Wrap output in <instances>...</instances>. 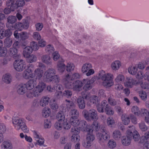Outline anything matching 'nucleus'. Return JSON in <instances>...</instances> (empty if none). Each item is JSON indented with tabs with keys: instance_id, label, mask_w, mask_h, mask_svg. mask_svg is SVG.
<instances>
[{
	"instance_id": "obj_11",
	"label": "nucleus",
	"mask_w": 149,
	"mask_h": 149,
	"mask_svg": "<svg viewBox=\"0 0 149 149\" xmlns=\"http://www.w3.org/2000/svg\"><path fill=\"white\" fill-rule=\"evenodd\" d=\"M91 65L90 63H86L83 65L82 67L81 70L83 73L88 72L86 73L87 76H89L93 74L94 72V70L91 69Z\"/></svg>"
},
{
	"instance_id": "obj_21",
	"label": "nucleus",
	"mask_w": 149,
	"mask_h": 149,
	"mask_svg": "<svg viewBox=\"0 0 149 149\" xmlns=\"http://www.w3.org/2000/svg\"><path fill=\"white\" fill-rule=\"evenodd\" d=\"M56 73L55 70L53 68H49L48 69L45 73V75L46 78L49 80Z\"/></svg>"
},
{
	"instance_id": "obj_45",
	"label": "nucleus",
	"mask_w": 149,
	"mask_h": 149,
	"mask_svg": "<svg viewBox=\"0 0 149 149\" xmlns=\"http://www.w3.org/2000/svg\"><path fill=\"white\" fill-rule=\"evenodd\" d=\"M121 65L119 61H115L111 64L112 68L114 70H118L120 67Z\"/></svg>"
},
{
	"instance_id": "obj_37",
	"label": "nucleus",
	"mask_w": 149,
	"mask_h": 149,
	"mask_svg": "<svg viewBox=\"0 0 149 149\" xmlns=\"http://www.w3.org/2000/svg\"><path fill=\"white\" fill-rule=\"evenodd\" d=\"M79 120L77 118H71L70 120V125L73 126V127H77V126L78 125Z\"/></svg>"
},
{
	"instance_id": "obj_56",
	"label": "nucleus",
	"mask_w": 149,
	"mask_h": 149,
	"mask_svg": "<svg viewBox=\"0 0 149 149\" xmlns=\"http://www.w3.org/2000/svg\"><path fill=\"white\" fill-rule=\"evenodd\" d=\"M32 49V50L36 51L39 48V46L38 45L37 42L33 41L30 43V46Z\"/></svg>"
},
{
	"instance_id": "obj_44",
	"label": "nucleus",
	"mask_w": 149,
	"mask_h": 149,
	"mask_svg": "<svg viewBox=\"0 0 149 149\" xmlns=\"http://www.w3.org/2000/svg\"><path fill=\"white\" fill-rule=\"evenodd\" d=\"M91 128L93 130L95 131H97L100 129V126L99 125L98 122L96 120H94L92 125Z\"/></svg>"
},
{
	"instance_id": "obj_18",
	"label": "nucleus",
	"mask_w": 149,
	"mask_h": 149,
	"mask_svg": "<svg viewBox=\"0 0 149 149\" xmlns=\"http://www.w3.org/2000/svg\"><path fill=\"white\" fill-rule=\"evenodd\" d=\"M77 103L79 109H84L86 106V102L85 100H84L83 97L81 96H79L77 98Z\"/></svg>"
},
{
	"instance_id": "obj_29",
	"label": "nucleus",
	"mask_w": 149,
	"mask_h": 149,
	"mask_svg": "<svg viewBox=\"0 0 149 149\" xmlns=\"http://www.w3.org/2000/svg\"><path fill=\"white\" fill-rule=\"evenodd\" d=\"M13 39L10 37L6 38L4 40V44L6 48L10 47L12 45Z\"/></svg>"
},
{
	"instance_id": "obj_46",
	"label": "nucleus",
	"mask_w": 149,
	"mask_h": 149,
	"mask_svg": "<svg viewBox=\"0 0 149 149\" xmlns=\"http://www.w3.org/2000/svg\"><path fill=\"white\" fill-rule=\"evenodd\" d=\"M50 105L51 108L54 111H56L58 109V105L57 104L55 100H53L50 101Z\"/></svg>"
},
{
	"instance_id": "obj_4",
	"label": "nucleus",
	"mask_w": 149,
	"mask_h": 149,
	"mask_svg": "<svg viewBox=\"0 0 149 149\" xmlns=\"http://www.w3.org/2000/svg\"><path fill=\"white\" fill-rule=\"evenodd\" d=\"M66 88H72L74 91H80L83 85V80L82 81L77 80L75 82L69 81H68L65 83Z\"/></svg>"
},
{
	"instance_id": "obj_2",
	"label": "nucleus",
	"mask_w": 149,
	"mask_h": 149,
	"mask_svg": "<svg viewBox=\"0 0 149 149\" xmlns=\"http://www.w3.org/2000/svg\"><path fill=\"white\" fill-rule=\"evenodd\" d=\"M100 78L103 81V85L106 87H108L112 86L113 83L112 82L113 75L111 74H106L103 70L100 72L99 73Z\"/></svg>"
},
{
	"instance_id": "obj_60",
	"label": "nucleus",
	"mask_w": 149,
	"mask_h": 149,
	"mask_svg": "<svg viewBox=\"0 0 149 149\" xmlns=\"http://www.w3.org/2000/svg\"><path fill=\"white\" fill-rule=\"evenodd\" d=\"M15 4L16 5L17 9L18 7L23 6L25 4V2L24 0H17L16 1Z\"/></svg>"
},
{
	"instance_id": "obj_50",
	"label": "nucleus",
	"mask_w": 149,
	"mask_h": 149,
	"mask_svg": "<svg viewBox=\"0 0 149 149\" xmlns=\"http://www.w3.org/2000/svg\"><path fill=\"white\" fill-rule=\"evenodd\" d=\"M63 94L64 96L68 98H70L72 96V92L70 90L67 89L64 91Z\"/></svg>"
},
{
	"instance_id": "obj_3",
	"label": "nucleus",
	"mask_w": 149,
	"mask_h": 149,
	"mask_svg": "<svg viewBox=\"0 0 149 149\" xmlns=\"http://www.w3.org/2000/svg\"><path fill=\"white\" fill-rule=\"evenodd\" d=\"M97 109L100 113H103L104 111L106 113L111 116L113 114L114 112L111 107L107 104V102L103 101L101 102L100 104H98L97 106Z\"/></svg>"
},
{
	"instance_id": "obj_6",
	"label": "nucleus",
	"mask_w": 149,
	"mask_h": 149,
	"mask_svg": "<svg viewBox=\"0 0 149 149\" xmlns=\"http://www.w3.org/2000/svg\"><path fill=\"white\" fill-rule=\"evenodd\" d=\"M56 118L59 121H62V125L64 129L68 130L71 127L70 122H68L65 119V116L62 111L59 112L57 115Z\"/></svg>"
},
{
	"instance_id": "obj_48",
	"label": "nucleus",
	"mask_w": 149,
	"mask_h": 149,
	"mask_svg": "<svg viewBox=\"0 0 149 149\" xmlns=\"http://www.w3.org/2000/svg\"><path fill=\"white\" fill-rule=\"evenodd\" d=\"M23 24L21 23H17L14 24L11 29L13 30L17 29L19 31H21L23 29Z\"/></svg>"
},
{
	"instance_id": "obj_62",
	"label": "nucleus",
	"mask_w": 149,
	"mask_h": 149,
	"mask_svg": "<svg viewBox=\"0 0 149 149\" xmlns=\"http://www.w3.org/2000/svg\"><path fill=\"white\" fill-rule=\"evenodd\" d=\"M107 123L109 126L112 127L115 122L113 118L111 117H109L107 118Z\"/></svg>"
},
{
	"instance_id": "obj_49",
	"label": "nucleus",
	"mask_w": 149,
	"mask_h": 149,
	"mask_svg": "<svg viewBox=\"0 0 149 149\" xmlns=\"http://www.w3.org/2000/svg\"><path fill=\"white\" fill-rule=\"evenodd\" d=\"M74 67L75 66L72 63H68L66 66V70L68 72H71L74 70Z\"/></svg>"
},
{
	"instance_id": "obj_27",
	"label": "nucleus",
	"mask_w": 149,
	"mask_h": 149,
	"mask_svg": "<svg viewBox=\"0 0 149 149\" xmlns=\"http://www.w3.org/2000/svg\"><path fill=\"white\" fill-rule=\"evenodd\" d=\"M41 60L43 62L47 65H51L52 63L51 58L49 55L42 56L41 57Z\"/></svg>"
},
{
	"instance_id": "obj_34",
	"label": "nucleus",
	"mask_w": 149,
	"mask_h": 149,
	"mask_svg": "<svg viewBox=\"0 0 149 149\" xmlns=\"http://www.w3.org/2000/svg\"><path fill=\"white\" fill-rule=\"evenodd\" d=\"M49 98L47 97H44L41 99L40 102V105L44 107L48 104L49 101Z\"/></svg>"
},
{
	"instance_id": "obj_41",
	"label": "nucleus",
	"mask_w": 149,
	"mask_h": 149,
	"mask_svg": "<svg viewBox=\"0 0 149 149\" xmlns=\"http://www.w3.org/2000/svg\"><path fill=\"white\" fill-rule=\"evenodd\" d=\"M2 80L6 84H9L11 81V77L9 74H6L3 76Z\"/></svg>"
},
{
	"instance_id": "obj_51",
	"label": "nucleus",
	"mask_w": 149,
	"mask_h": 149,
	"mask_svg": "<svg viewBox=\"0 0 149 149\" xmlns=\"http://www.w3.org/2000/svg\"><path fill=\"white\" fill-rule=\"evenodd\" d=\"M26 61L27 62L29 63L35 62L36 60V57L33 55H29V56L26 57Z\"/></svg>"
},
{
	"instance_id": "obj_24",
	"label": "nucleus",
	"mask_w": 149,
	"mask_h": 149,
	"mask_svg": "<svg viewBox=\"0 0 149 149\" xmlns=\"http://www.w3.org/2000/svg\"><path fill=\"white\" fill-rule=\"evenodd\" d=\"M45 84L43 82H40L38 85L34 89L38 93L39 95V93L41 92L45 88Z\"/></svg>"
},
{
	"instance_id": "obj_64",
	"label": "nucleus",
	"mask_w": 149,
	"mask_h": 149,
	"mask_svg": "<svg viewBox=\"0 0 149 149\" xmlns=\"http://www.w3.org/2000/svg\"><path fill=\"white\" fill-rule=\"evenodd\" d=\"M19 35V38L22 40H25L28 38L27 33L26 32H22L20 33Z\"/></svg>"
},
{
	"instance_id": "obj_53",
	"label": "nucleus",
	"mask_w": 149,
	"mask_h": 149,
	"mask_svg": "<svg viewBox=\"0 0 149 149\" xmlns=\"http://www.w3.org/2000/svg\"><path fill=\"white\" fill-rule=\"evenodd\" d=\"M109 103L111 106H114L117 105V102L114 99L113 96H110L108 99Z\"/></svg>"
},
{
	"instance_id": "obj_10",
	"label": "nucleus",
	"mask_w": 149,
	"mask_h": 149,
	"mask_svg": "<svg viewBox=\"0 0 149 149\" xmlns=\"http://www.w3.org/2000/svg\"><path fill=\"white\" fill-rule=\"evenodd\" d=\"M95 80V78L94 77H92L90 80L88 79H83V84H85L83 87L84 89L86 91L91 89L92 87V84Z\"/></svg>"
},
{
	"instance_id": "obj_1",
	"label": "nucleus",
	"mask_w": 149,
	"mask_h": 149,
	"mask_svg": "<svg viewBox=\"0 0 149 149\" xmlns=\"http://www.w3.org/2000/svg\"><path fill=\"white\" fill-rule=\"evenodd\" d=\"M12 123L15 128L17 130L21 129L24 133H27L29 129L27 127L24 119L15 116L13 118Z\"/></svg>"
},
{
	"instance_id": "obj_22",
	"label": "nucleus",
	"mask_w": 149,
	"mask_h": 149,
	"mask_svg": "<svg viewBox=\"0 0 149 149\" xmlns=\"http://www.w3.org/2000/svg\"><path fill=\"white\" fill-rule=\"evenodd\" d=\"M12 34V32L10 29L3 30L0 33V39H3L5 37H10Z\"/></svg>"
},
{
	"instance_id": "obj_40",
	"label": "nucleus",
	"mask_w": 149,
	"mask_h": 149,
	"mask_svg": "<svg viewBox=\"0 0 149 149\" xmlns=\"http://www.w3.org/2000/svg\"><path fill=\"white\" fill-rule=\"evenodd\" d=\"M122 136L120 132L118 130H115L113 132V138L116 140H119Z\"/></svg>"
},
{
	"instance_id": "obj_47",
	"label": "nucleus",
	"mask_w": 149,
	"mask_h": 149,
	"mask_svg": "<svg viewBox=\"0 0 149 149\" xmlns=\"http://www.w3.org/2000/svg\"><path fill=\"white\" fill-rule=\"evenodd\" d=\"M128 71L129 73L132 75H135L137 73V67L135 66H132L128 68Z\"/></svg>"
},
{
	"instance_id": "obj_32",
	"label": "nucleus",
	"mask_w": 149,
	"mask_h": 149,
	"mask_svg": "<svg viewBox=\"0 0 149 149\" xmlns=\"http://www.w3.org/2000/svg\"><path fill=\"white\" fill-rule=\"evenodd\" d=\"M35 74L36 77L35 79H36V80L38 79H40L42 77L43 74V71L40 69L38 68L35 71Z\"/></svg>"
},
{
	"instance_id": "obj_57",
	"label": "nucleus",
	"mask_w": 149,
	"mask_h": 149,
	"mask_svg": "<svg viewBox=\"0 0 149 149\" xmlns=\"http://www.w3.org/2000/svg\"><path fill=\"white\" fill-rule=\"evenodd\" d=\"M139 95L143 100L145 101L147 99V95L145 92L141 91L139 93Z\"/></svg>"
},
{
	"instance_id": "obj_8",
	"label": "nucleus",
	"mask_w": 149,
	"mask_h": 149,
	"mask_svg": "<svg viewBox=\"0 0 149 149\" xmlns=\"http://www.w3.org/2000/svg\"><path fill=\"white\" fill-rule=\"evenodd\" d=\"M34 66L32 64H29L27 66V68L24 71L23 73V76L25 79H28L29 78H32L33 75L32 72L34 70Z\"/></svg>"
},
{
	"instance_id": "obj_59",
	"label": "nucleus",
	"mask_w": 149,
	"mask_h": 149,
	"mask_svg": "<svg viewBox=\"0 0 149 149\" xmlns=\"http://www.w3.org/2000/svg\"><path fill=\"white\" fill-rule=\"evenodd\" d=\"M33 37L34 40H40L41 38V36L39 33L37 32L33 33Z\"/></svg>"
},
{
	"instance_id": "obj_39",
	"label": "nucleus",
	"mask_w": 149,
	"mask_h": 149,
	"mask_svg": "<svg viewBox=\"0 0 149 149\" xmlns=\"http://www.w3.org/2000/svg\"><path fill=\"white\" fill-rule=\"evenodd\" d=\"M38 95V93L34 89L33 91H29L26 93V96L28 97L31 98L34 96L37 97Z\"/></svg>"
},
{
	"instance_id": "obj_20",
	"label": "nucleus",
	"mask_w": 149,
	"mask_h": 149,
	"mask_svg": "<svg viewBox=\"0 0 149 149\" xmlns=\"http://www.w3.org/2000/svg\"><path fill=\"white\" fill-rule=\"evenodd\" d=\"M8 53L10 56L15 58H18L19 56L17 49L15 48H10L8 51Z\"/></svg>"
},
{
	"instance_id": "obj_5",
	"label": "nucleus",
	"mask_w": 149,
	"mask_h": 149,
	"mask_svg": "<svg viewBox=\"0 0 149 149\" xmlns=\"http://www.w3.org/2000/svg\"><path fill=\"white\" fill-rule=\"evenodd\" d=\"M82 114L86 119L88 121L95 120L98 118L97 112L94 109H91L89 111L84 109L82 111Z\"/></svg>"
},
{
	"instance_id": "obj_52",
	"label": "nucleus",
	"mask_w": 149,
	"mask_h": 149,
	"mask_svg": "<svg viewBox=\"0 0 149 149\" xmlns=\"http://www.w3.org/2000/svg\"><path fill=\"white\" fill-rule=\"evenodd\" d=\"M66 103V106L67 108L68 109H70L71 108L74 107L75 105L73 102L70 100H65Z\"/></svg>"
},
{
	"instance_id": "obj_58",
	"label": "nucleus",
	"mask_w": 149,
	"mask_h": 149,
	"mask_svg": "<svg viewBox=\"0 0 149 149\" xmlns=\"http://www.w3.org/2000/svg\"><path fill=\"white\" fill-rule=\"evenodd\" d=\"M54 48L51 45L49 44L47 45L46 47V51L49 54L52 53L54 51Z\"/></svg>"
},
{
	"instance_id": "obj_35",
	"label": "nucleus",
	"mask_w": 149,
	"mask_h": 149,
	"mask_svg": "<svg viewBox=\"0 0 149 149\" xmlns=\"http://www.w3.org/2000/svg\"><path fill=\"white\" fill-rule=\"evenodd\" d=\"M90 100L91 103V104H93L94 105H97L99 103L100 101L98 97L96 95H93L90 98Z\"/></svg>"
},
{
	"instance_id": "obj_13",
	"label": "nucleus",
	"mask_w": 149,
	"mask_h": 149,
	"mask_svg": "<svg viewBox=\"0 0 149 149\" xmlns=\"http://www.w3.org/2000/svg\"><path fill=\"white\" fill-rule=\"evenodd\" d=\"M79 127H77L78 128L80 129L82 131L84 132H86L88 131H91V127L90 125H88L87 124V122L84 120H81L79 121L78 125Z\"/></svg>"
},
{
	"instance_id": "obj_38",
	"label": "nucleus",
	"mask_w": 149,
	"mask_h": 149,
	"mask_svg": "<svg viewBox=\"0 0 149 149\" xmlns=\"http://www.w3.org/2000/svg\"><path fill=\"white\" fill-rule=\"evenodd\" d=\"M121 118L123 123L125 125H128L130 122V116L125 114L122 115Z\"/></svg>"
},
{
	"instance_id": "obj_43",
	"label": "nucleus",
	"mask_w": 149,
	"mask_h": 149,
	"mask_svg": "<svg viewBox=\"0 0 149 149\" xmlns=\"http://www.w3.org/2000/svg\"><path fill=\"white\" fill-rule=\"evenodd\" d=\"M70 115L71 116V118H77L79 115V111L76 109H72L70 111Z\"/></svg>"
},
{
	"instance_id": "obj_42",
	"label": "nucleus",
	"mask_w": 149,
	"mask_h": 149,
	"mask_svg": "<svg viewBox=\"0 0 149 149\" xmlns=\"http://www.w3.org/2000/svg\"><path fill=\"white\" fill-rule=\"evenodd\" d=\"M50 109L48 107H45L42 111V116L45 118L48 117L51 113Z\"/></svg>"
},
{
	"instance_id": "obj_16",
	"label": "nucleus",
	"mask_w": 149,
	"mask_h": 149,
	"mask_svg": "<svg viewBox=\"0 0 149 149\" xmlns=\"http://www.w3.org/2000/svg\"><path fill=\"white\" fill-rule=\"evenodd\" d=\"M139 116L144 118L145 121L149 124V112L145 109H142L140 111Z\"/></svg>"
},
{
	"instance_id": "obj_12",
	"label": "nucleus",
	"mask_w": 149,
	"mask_h": 149,
	"mask_svg": "<svg viewBox=\"0 0 149 149\" xmlns=\"http://www.w3.org/2000/svg\"><path fill=\"white\" fill-rule=\"evenodd\" d=\"M80 132V129L76 127L72 128L71 132L72 135L71 137V140L72 141L76 142L79 141V136L78 134Z\"/></svg>"
},
{
	"instance_id": "obj_63",
	"label": "nucleus",
	"mask_w": 149,
	"mask_h": 149,
	"mask_svg": "<svg viewBox=\"0 0 149 149\" xmlns=\"http://www.w3.org/2000/svg\"><path fill=\"white\" fill-rule=\"evenodd\" d=\"M58 122L56 123L54 125L55 127L58 130H61L62 129L63 125H62V121H59Z\"/></svg>"
},
{
	"instance_id": "obj_9",
	"label": "nucleus",
	"mask_w": 149,
	"mask_h": 149,
	"mask_svg": "<svg viewBox=\"0 0 149 149\" xmlns=\"http://www.w3.org/2000/svg\"><path fill=\"white\" fill-rule=\"evenodd\" d=\"M15 69L18 71H21L25 69L26 65L22 59L15 61L14 64Z\"/></svg>"
},
{
	"instance_id": "obj_17",
	"label": "nucleus",
	"mask_w": 149,
	"mask_h": 149,
	"mask_svg": "<svg viewBox=\"0 0 149 149\" xmlns=\"http://www.w3.org/2000/svg\"><path fill=\"white\" fill-rule=\"evenodd\" d=\"M137 84L136 80L134 79L131 77H129L127 78L125 82L124 83L125 86L131 88L134 85Z\"/></svg>"
},
{
	"instance_id": "obj_31",
	"label": "nucleus",
	"mask_w": 149,
	"mask_h": 149,
	"mask_svg": "<svg viewBox=\"0 0 149 149\" xmlns=\"http://www.w3.org/2000/svg\"><path fill=\"white\" fill-rule=\"evenodd\" d=\"M129 130L130 132H131L132 134V135L130 136L131 139L133 138L135 141H138L139 140L140 138L139 135L137 131H134L133 133L130 130Z\"/></svg>"
},
{
	"instance_id": "obj_33",
	"label": "nucleus",
	"mask_w": 149,
	"mask_h": 149,
	"mask_svg": "<svg viewBox=\"0 0 149 149\" xmlns=\"http://www.w3.org/2000/svg\"><path fill=\"white\" fill-rule=\"evenodd\" d=\"M79 75V74L76 73H74L72 76L71 77H69V74H67L66 77V81L65 82H67L68 81H73V80L74 79H77L78 78Z\"/></svg>"
},
{
	"instance_id": "obj_36",
	"label": "nucleus",
	"mask_w": 149,
	"mask_h": 149,
	"mask_svg": "<svg viewBox=\"0 0 149 149\" xmlns=\"http://www.w3.org/2000/svg\"><path fill=\"white\" fill-rule=\"evenodd\" d=\"M63 60L61 61H59L58 64V70L61 72H63L65 69V65L63 63Z\"/></svg>"
},
{
	"instance_id": "obj_30",
	"label": "nucleus",
	"mask_w": 149,
	"mask_h": 149,
	"mask_svg": "<svg viewBox=\"0 0 149 149\" xmlns=\"http://www.w3.org/2000/svg\"><path fill=\"white\" fill-rule=\"evenodd\" d=\"M32 49L29 46H27L24 49L23 54L24 57H27L32 52Z\"/></svg>"
},
{
	"instance_id": "obj_19",
	"label": "nucleus",
	"mask_w": 149,
	"mask_h": 149,
	"mask_svg": "<svg viewBox=\"0 0 149 149\" xmlns=\"http://www.w3.org/2000/svg\"><path fill=\"white\" fill-rule=\"evenodd\" d=\"M37 84L36 79H32L29 81L26 84L27 89L30 90L33 88Z\"/></svg>"
},
{
	"instance_id": "obj_14",
	"label": "nucleus",
	"mask_w": 149,
	"mask_h": 149,
	"mask_svg": "<svg viewBox=\"0 0 149 149\" xmlns=\"http://www.w3.org/2000/svg\"><path fill=\"white\" fill-rule=\"evenodd\" d=\"M132 135V134L130 131L127 130V136H123L121 139L123 145L127 146L130 144L131 140L130 136Z\"/></svg>"
},
{
	"instance_id": "obj_55",
	"label": "nucleus",
	"mask_w": 149,
	"mask_h": 149,
	"mask_svg": "<svg viewBox=\"0 0 149 149\" xmlns=\"http://www.w3.org/2000/svg\"><path fill=\"white\" fill-rule=\"evenodd\" d=\"M54 88L55 90L57 92H62L63 89V86L61 84H56L54 86Z\"/></svg>"
},
{
	"instance_id": "obj_54",
	"label": "nucleus",
	"mask_w": 149,
	"mask_h": 149,
	"mask_svg": "<svg viewBox=\"0 0 149 149\" xmlns=\"http://www.w3.org/2000/svg\"><path fill=\"white\" fill-rule=\"evenodd\" d=\"M131 111L132 113L138 116H139L140 111L137 107L134 106L132 107L131 109Z\"/></svg>"
},
{
	"instance_id": "obj_28",
	"label": "nucleus",
	"mask_w": 149,
	"mask_h": 149,
	"mask_svg": "<svg viewBox=\"0 0 149 149\" xmlns=\"http://www.w3.org/2000/svg\"><path fill=\"white\" fill-rule=\"evenodd\" d=\"M100 131L102 133H104L103 140H106L110 137L109 133L107 130V129L104 127H102L100 129Z\"/></svg>"
},
{
	"instance_id": "obj_25",
	"label": "nucleus",
	"mask_w": 149,
	"mask_h": 149,
	"mask_svg": "<svg viewBox=\"0 0 149 149\" xmlns=\"http://www.w3.org/2000/svg\"><path fill=\"white\" fill-rule=\"evenodd\" d=\"M6 5L8 7H10L12 11H14L17 9L16 5L15 3L14 0H8L6 2Z\"/></svg>"
},
{
	"instance_id": "obj_61",
	"label": "nucleus",
	"mask_w": 149,
	"mask_h": 149,
	"mask_svg": "<svg viewBox=\"0 0 149 149\" xmlns=\"http://www.w3.org/2000/svg\"><path fill=\"white\" fill-rule=\"evenodd\" d=\"M60 80V79L58 76L57 75L55 74L49 80V81L54 82L56 83H58Z\"/></svg>"
},
{
	"instance_id": "obj_7",
	"label": "nucleus",
	"mask_w": 149,
	"mask_h": 149,
	"mask_svg": "<svg viewBox=\"0 0 149 149\" xmlns=\"http://www.w3.org/2000/svg\"><path fill=\"white\" fill-rule=\"evenodd\" d=\"M91 130V131L89 130L86 132H87L86 138V142H84L83 143V146L86 148H88L91 147L92 142L95 139V135L93 134V130L92 128Z\"/></svg>"
},
{
	"instance_id": "obj_26",
	"label": "nucleus",
	"mask_w": 149,
	"mask_h": 149,
	"mask_svg": "<svg viewBox=\"0 0 149 149\" xmlns=\"http://www.w3.org/2000/svg\"><path fill=\"white\" fill-rule=\"evenodd\" d=\"M2 149H12V146L10 141H4L1 145Z\"/></svg>"
},
{
	"instance_id": "obj_15",
	"label": "nucleus",
	"mask_w": 149,
	"mask_h": 149,
	"mask_svg": "<svg viewBox=\"0 0 149 149\" xmlns=\"http://www.w3.org/2000/svg\"><path fill=\"white\" fill-rule=\"evenodd\" d=\"M7 20V23L6 24V26L9 28L11 29L17 21V18L14 16L10 15L8 17Z\"/></svg>"
},
{
	"instance_id": "obj_23",
	"label": "nucleus",
	"mask_w": 149,
	"mask_h": 149,
	"mask_svg": "<svg viewBox=\"0 0 149 149\" xmlns=\"http://www.w3.org/2000/svg\"><path fill=\"white\" fill-rule=\"evenodd\" d=\"M26 89V84H21L17 87V92L19 94L23 95L25 93Z\"/></svg>"
}]
</instances>
